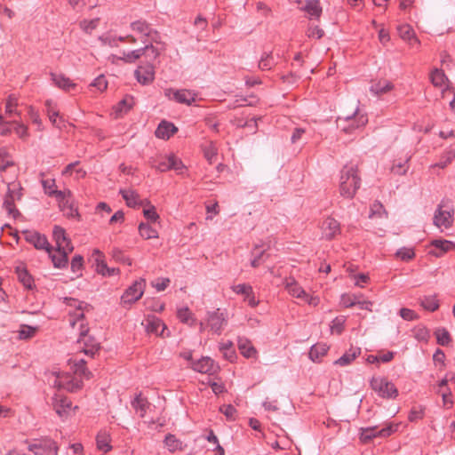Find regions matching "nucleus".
<instances>
[{
    "instance_id": "f257e3e1",
    "label": "nucleus",
    "mask_w": 455,
    "mask_h": 455,
    "mask_svg": "<svg viewBox=\"0 0 455 455\" xmlns=\"http://www.w3.org/2000/svg\"><path fill=\"white\" fill-rule=\"evenodd\" d=\"M361 186V177L356 164H346L340 172L339 193L343 197L351 199Z\"/></svg>"
},
{
    "instance_id": "f03ea898",
    "label": "nucleus",
    "mask_w": 455,
    "mask_h": 455,
    "mask_svg": "<svg viewBox=\"0 0 455 455\" xmlns=\"http://www.w3.org/2000/svg\"><path fill=\"white\" fill-rule=\"evenodd\" d=\"M368 123V117L358 107L351 112H343L336 119L337 128L345 134H353L357 130L364 127Z\"/></svg>"
},
{
    "instance_id": "7ed1b4c3",
    "label": "nucleus",
    "mask_w": 455,
    "mask_h": 455,
    "mask_svg": "<svg viewBox=\"0 0 455 455\" xmlns=\"http://www.w3.org/2000/svg\"><path fill=\"white\" fill-rule=\"evenodd\" d=\"M65 302L68 307V322L72 328H75L77 323H83L84 312L92 309V307L74 298H65Z\"/></svg>"
},
{
    "instance_id": "20e7f679",
    "label": "nucleus",
    "mask_w": 455,
    "mask_h": 455,
    "mask_svg": "<svg viewBox=\"0 0 455 455\" xmlns=\"http://www.w3.org/2000/svg\"><path fill=\"white\" fill-rule=\"evenodd\" d=\"M370 385L379 397L389 399L397 395L395 385L385 377H372Z\"/></svg>"
},
{
    "instance_id": "39448f33",
    "label": "nucleus",
    "mask_w": 455,
    "mask_h": 455,
    "mask_svg": "<svg viewBox=\"0 0 455 455\" xmlns=\"http://www.w3.org/2000/svg\"><path fill=\"white\" fill-rule=\"evenodd\" d=\"M80 337L78 339V343L83 345L82 352H84L86 355L93 357L94 355L100 350V343L95 340L94 338L89 337L88 331L89 328L84 323H81L79 325Z\"/></svg>"
},
{
    "instance_id": "423d86ee",
    "label": "nucleus",
    "mask_w": 455,
    "mask_h": 455,
    "mask_svg": "<svg viewBox=\"0 0 455 455\" xmlns=\"http://www.w3.org/2000/svg\"><path fill=\"white\" fill-rule=\"evenodd\" d=\"M146 282L140 278L129 286L121 297V304L131 305L139 300L145 290Z\"/></svg>"
},
{
    "instance_id": "0eeeda50",
    "label": "nucleus",
    "mask_w": 455,
    "mask_h": 455,
    "mask_svg": "<svg viewBox=\"0 0 455 455\" xmlns=\"http://www.w3.org/2000/svg\"><path fill=\"white\" fill-rule=\"evenodd\" d=\"M54 386L58 388H63L68 392H76L83 387V381L77 377H74L68 373H60L54 381Z\"/></svg>"
},
{
    "instance_id": "6e6552de",
    "label": "nucleus",
    "mask_w": 455,
    "mask_h": 455,
    "mask_svg": "<svg viewBox=\"0 0 455 455\" xmlns=\"http://www.w3.org/2000/svg\"><path fill=\"white\" fill-rule=\"evenodd\" d=\"M131 28L133 31L141 34L140 41L151 40L156 44H161V36L159 33L151 28L146 21L137 20L131 24Z\"/></svg>"
},
{
    "instance_id": "1a4fd4ad",
    "label": "nucleus",
    "mask_w": 455,
    "mask_h": 455,
    "mask_svg": "<svg viewBox=\"0 0 455 455\" xmlns=\"http://www.w3.org/2000/svg\"><path fill=\"white\" fill-rule=\"evenodd\" d=\"M28 450L35 455H57V446L51 439L37 440L28 445Z\"/></svg>"
},
{
    "instance_id": "9d476101",
    "label": "nucleus",
    "mask_w": 455,
    "mask_h": 455,
    "mask_svg": "<svg viewBox=\"0 0 455 455\" xmlns=\"http://www.w3.org/2000/svg\"><path fill=\"white\" fill-rule=\"evenodd\" d=\"M397 425H389L387 427H383L380 430L378 429L377 427H367V428H362L361 434H360V440L367 443H369L372 438L379 435L382 437H386L390 435L393 432L396 430Z\"/></svg>"
},
{
    "instance_id": "9b49d317",
    "label": "nucleus",
    "mask_w": 455,
    "mask_h": 455,
    "mask_svg": "<svg viewBox=\"0 0 455 455\" xmlns=\"http://www.w3.org/2000/svg\"><path fill=\"white\" fill-rule=\"evenodd\" d=\"M165 96L170 100H173L179 103L191 105L196 100V94L191 91L180 89H167L165 91Z\"/></svg>"
},
{
    "instance_id": "f8f14e48",
    "label": "nucleus",
    "mask_w": 455,
    "mask_h": 455,
    "mask_svg": "<svg viewBox=\"0 0 455 455\" xmlns=\"http://www.w3.org/2000/svg\"><path fill=\"white\" fill-rule=\"evenodd\" d=\"M25 240L33 244L35 248L38 250H45L47 252H50V243L47 241L45 235H41L36 231L26 230L24 231Z\"/></svg>"
},
{
    "instance_id": "ddd939ff",
    "label": "nucleus",
    "mask_w": 455,
    "mask_h": 455,
    "mask_svg": "<svg viewBox=\"0 0 455 455\" xmlns=\"http://www.w3.org/2000/svg\"><path fill=\"white\" fill-rule=\"evenodd\" d=\"M443 203L438 205L434 216V224L437 228H449L452 226L453 216L450 211L443 210Z\"/></svg>"
},
{
    "instance_id": "4468645a",
    "label": "nucleus",
    "mask_w": 455,
    "mask_h": 455,
    "mask_svg": "<svg viewBox=\"0 0 455 455\" xmlns=\"http://www.w3.org/2000/svg\"><path fill=\"white\" fill-rule=\"evenodd\" d=\"M52 407L60 417L65 418L72 410V403L66 396L55 395L52 397Z\"/></svg>"
},
{
    "instance_id": "2eb2a0df",
    "label": "nucleus",
    "mask_w": 455,
    "mask_h": 455,
    "mask_svg": "<svg viewBox=\"0 0 455 455\" xmlns=\"http://www.w3.org/2000/svg\"><path fill=\"white\" fill-rule=\"evenodd\" d=\"M134 75L140 84H149L155 80V67L152 64L139 66L135 70Z\"/></svg>"
},
{
    "instance_id": "dca6fc26",
    "label": "nucleus",
    "mask_w": 455,
    "mask_h": 455,
    "mask_svg": "<svg viewBox=\"0 0 455 455\" xmlns=\"http://www.w3.org/2000/svg\"><path fill=\"white\" fill-rule=\"evenodd\" d=\"M144 46L140 48L141 57L145 56L149 60H156L161 52L164 50V44L161 41V44H156L154 41L142 40Z\"/></svg>"
},
{
    "instance_id": "f3484780",
    "label": "nucleus",
    "mask_w": 455,
    "mask_h": 455,
    "mask_svg": "<svg viewBox=\"0 0 455 455\" xmlns=\"http://www.w3.org/2000/svg\"><path fill=\"white\" fill-rule=\"evenodd\" d=\"M321 228L323 237L326 240H331L340 233L339 222L331 217H328L323 220Z\"/></svg>"
},
{
    "instance_id": "a211bd4d",
    "label": "nucleus",
    "mask_w": 455,
    "mask_h": 455,
    "mask_svg": "<svg viewBox=\"0 0 455 455\" xmlns=\"http://www.w3.org/2000/svg\"><path fill=\"white\" fill-rule=\"evenodd\" d=\"M207 323L212 331L220 334L227 321L223 313L220 312V309H217L216 311L208 313Z\"/></svg>"
},
{
    "instance_id": "6ab92c4d",
    "label": "nucleus",
    "mask_w": 455,
    "mask_h": 455,
    "mask_svg": "<svg viewBox=\"0 0 455 455\" xmlns=\"http://www.w3.org/2000/svg\"><path fill=\"white\" fill-rule=\"evenodd\" d=\"M430 246L433 247L428 253L439 258L442 257L445 252L455 248V243L451 241L443 239H435L431 241Z\"/></svg>"
},
{
    "instance_id": "aec40b11",
    "label": "nucleus",
    "mask_w": 455,
    "mask_h": 455,
    "mask_svg": "<svg viewBox=\"0 0 455 455\" xmlns=\"http://www.w3.org/2000/svg\"><path fill=\"white\" fill-rule=\"evenodd\" d=\"M53 238L58 250H66V251H73V245L71 244L70 240L67 237L64 228L55 226L53 228Z\"/></svg>"
},
{
    "instance_id": "412c9836",
    "label": "nucleus",
    "mask_w": 455,
    "mask_h": 455,
    "mask_svg": "<svg viewBox=\"0 0 455 455\" xmlns=\"http://www.w3.org/2000/svg\"><path fill=\"white\" fill-rule=\"evenodd\" d=\"M142 324L145 326V330L148 333L156 335H162L166 328L165 324L155 315H148Z\"/></svg>"
},
{
    "instance_id": "4be33fe9",
    "label": "nucleus",
    "mask_w": 455,
    "mask_h": 455,
    "mask_svg": "<svg viewBox=\"0 0 455 455\" xmlns=\"http://www.w3.org/2000/svg\"><path fill=\"white\" fill-rule=\"evenodd\" d=\"M269 249V245L266 246L265 244H255L253 249L251 250V266L252 267H258L262 263H264L267 258L268 254L267 253V251Z\"/></svg>"
},
{
    "instance_id": "5701e85b",
    "label": "nucleus",
    "mask_w": 455,
    "mask_h": 455,
    "mask_svg": "<svg viewBox=\"0 0 455 455\" xmlns=\"http://www.w3.org/2000/svg\"><path fill=\"white\" fill-rule=\"evenodd\" d=\"M192 368L194 371L201 373L213 374L216 372L218 367L214 364L212 358L204 356L193 363Z\"/></svg>"
},
{
    "instance_id": "b1692460",
    "label": "nucleus",
    "mask_w": 455,
    "mask_h": 455,
    "mask_svg": "<svg viewBox=\"0 0 455 455\" xmlns=\"http://www.w3.org/2000/svg\"><path fill=\"white\" fill-rule=\"evenodd\" d=\"M400 37L407 42L411 49L418 50L419 48L420 42L410 25L400 26Z\"/></svg>"
},
{
    "instance_id": "393cba45",
    "label": "nucleus",
    "mask_w": 455,
    "mask_h": 455,
    "mask_svg": "<svg viewBox=\"0 0 455 455\" xmlns=\"http://www.w3.org/2000/svg\"><path fill=\"white\" fill-rule=\"evenodd\" d=\"M283 285L290 295L298 299L307 298V294L305 290L293 277L286 278L283 282Z\"/></svg>"
},
{
    "instance_id": "a878e982",
    "label": "nucleus",
    "mask_w": 455,
    "mask_h": 455,
    "mask_svg": "<svg viewBox=\"0 0 455 455\" xmlns=\"http://www.w3.org/2000/svg\"><path fill=\"white\" fill-rule=\"evenodd\" d=\"M237 347L240 353L246 358H256L257 350L251 344V340L244 337H239L237 339Z\"/></svg>"
},
{
    "instance_id": "bb28decb",
    "label": "nucleus",
    "mask_w": 455,
    "mask_h": 455,
    "mask_svg": "<svg viewBox=\"0 0 455 455\" xmlns=\"http://www.w3.org/2000/svg\"><path fill=\"white\" fill-rule=\"evenodd\" d=\"M177 131L178 128L172 123L162 121L158 124L155 134L159 139L168 140L172 135L177 132Z\"/></svg>"
},
{
    "instance_id": "cd10ccee",
    "label": "nucleus",
    "mask_w": 455,
    "mask_h": 455,
    "mask_svg": "<svg viewBox=\"0 0 455 455\" xmlns=\"http://www.w3.org/2000/svg\"><path fill=\"white\" fill-rule=\"evenodd\" d=\"M51 77L53 84L63 91L69 92L76 87V84L63 74L51 73Z\"/></svg>"
},
{
    "instance_id": "c85d7f7f",
    "label": "nucleus",
    "mask_w": 455,
    "mask_h": 455,
    "mask_svg": "<svg viewBox=\"0 0 455 455\" xmlns=\"http://www.w3.org/2000/svg\"><path fill=\"white\" fill-rule=\"evenodd\" d=\"M68 363L76 375L84 377L87 379L91 378L92 373L85 367L86 361L84 359L71 358L68 360Z\"/></svg>"
},
{
    "instance_id": "c756f323",
    "label": "nucleus",
    "mask_w": 455,
    "mask_h": 455,
    "mask_svg": "<svg viewBox=\"0 0 455 455\" xmlns=\"http://www.w3.org/2000/svg\"><path fill=\"white\" fill-rule=\"evenodd\" d=\"M71 251L66 250H58L54 253L52 252V247H50L49 256L52 259L53 266L58 268H61L67 266L68 264V254Z\"/></svg>"
},
{
    "instance_id": "7c9ffc66",
    "label": "nucleus",
    "mask_w": 455,
    "mask_h": 455,
    "mask_svg": "<svg viewBox=\"0 0 455 455\" xmlns=\"http://www.w3.org/2000/svg\"><path fill=\"white\" fill-rule=\"evenodd\" d=\"M360 353L361 349L359 347L351 348L348 351H347L342 356L337 359L334 362V364L342 367L349 365L357 356H359Z\"/></svg>"
},
{
    "instance_id": "2f4dec72",
    "label": "nucleus",
    "mask_w": 455,
    "mask_h": 455,
    "mask_svg": "<svg viewBox=\"0 0 455 455\" xmlns=\"http://www.w3.org/2000/svg\"><path fill=\"white\" fill-rule=\"evenodd\" d=\"M132 408L140 414V417L143 418L149 407V403L147 398L142 397L141 394L136 395V397L132 401Z\"/></svg>"
},
{
    "instance_id": "473e14b6",
    "label": "nucleus",
    "mask_w": 455,
    "mask_h": 455,
    "mask_svg": "<svg viewBox=\"0 0 455 455\" xmlns=\"http://www.w3.org/2000/svg\"><path fill=\"white\" fill-rule=\"evenodd\" d=\"M329 347L323 343H318L311 347L309 351V358L313 362L319 361L323 356L327 354Z\"/></svg>"
},
{
    "instance_id": "72a5a7b5",
    "label": "nucleus",
    "mask_w": 455,
    "mask_h": 455,
    "mask_svg": "<svg viewBox=\"0 0 455 455\" xmlns=\"http://www.w3.org/2000/svg\"><path fill=\"white\" fill-rule=\"evenodd\" d=\"M119 193L125 201L127 206L136 207L140 204L139 195L132 189H120Z\"/></svg>"
},
{
    "instance_id": "f704fd0d",
    "label": "nucleus",
    "mask_w": 455,
    "mask_h": 455,
    "mask_svg": "<svg viewBox=\"0 0 455 455\" xmlns=\"http://www.w3.org/2000/svg\"><path fill=\"white\" fill-rule=\"evenodd\" d=\"M110 435L106 432H100L96 437L97 448L104 452H108L112 449L110 444Z\"/></svg>"
},
{
    "instance_id": "c9c22d12",
    "label": "nucleus",
    "mask_w": 455,
    "mask_h": 455,
    "mask_svg": "<svg viewBox=\"0 0 455 455\" xmlns=\"http://www.w3.org/2000/svg\"><path fill=\"white\" fill-rule=\"evenodd\" d=\"M3 206L6 210L8 215L12 218L16 219L20 216V212L15 207V200L12 198V196L11 194L9 195L7 192L4 199Z\"/></svg>"
},
{
    "instance_id": "e433bc0d",
    "label": "nucleus",
    "mask_w": 455,
    "mask_h": 455,
    "mask_svg": "<svg viewBox=\"0 0 455 455\" xmlns=\"http://www.w3.org/2000/svg\"><path fill=\"white\" fill-rule=\"evenodd\" d=\"M16 273L19 278V281L27 288V289H32L34 280L32 276L28 274L27 269L21 267H17Z\"/></svg>"
},
{
    "instance_id": "4c0bfd02",
    "label": "nucleus",
    "mask_w": 455,
    "mask_h": 455,
    "mask_svg": "<svg viewBox=\"0 0 455 455\" xmlns=\"http://www.w3.org/2000/svg\"><path fill=\"white\" fill-rule=\"evenodd\" d=\"M18 105V98L13 94L10 95L5 104V113L10 116L12 115L20 116L21 113L17 110Z\"/></svg>"
},
{
    "instance_id": "58836bf2",
    "label": "nucleus",
    "mask_w": 455,
    "mask_h": 455,
    "mask_svg": "<svg viewBox=\"0 0 455 455\" xmlns=\"http://www.w3.org/2000/svg\"><path fill=\"white\" fill-rule=\"evenodd\" d=\"M305 11L312 17L319 18L322 14V7L319 0H307Z\"/></svg>"
},
{
    "instance_id": "ea45409f",
    "label": "nucleus",
    "mask_w": 455,
    "mask_h": 455,
    "mask_svg": "<svg viewBox=\"0 0 455 455\" xmlns=\"http://www.w3.org/2000/svg\"><path fill=\"white\" fill-rule=\"evenodd\" d=\"M165 446L171 452L181 451L183 449L182 443L175 437V435L168 434L164 439Z\"/></svg>"
},
{
    "instance_id": "a19ab883",
    "label": "nucleus",
    "mask_w": 455,
    "mask_h": 455,
    "mask_svg": "<svg viewBox=\"0 0 455 455\" xmlns=\"http://www.w3.org/2000/svg\"><path fill=\"white\" fill-rule=\"evenodd\" d=\"M14 162L12 156L5 148H0V171H5L8 167L13 166Z\"/></svg>"
},
{
    "instance_id": "79ce46f5",
    "label": "nucleus",
    "mask_w": 455,
    "mask_h": 455,
    "mask_svg": "<svg viewBox=\"0 0 455 455\" xmlns=\"http://www.w3.org/2000/svg\"><path fill=\"white\" fill-rule=\"evenodd\" d=\"M139 232H140V235L144 239H147V240L158 237L157 231L147 223L140 224Z\"/></svg>"
},
{
    "instance_id": "37998d69",
    "label": "nucleus",
    "mask_w": 455,
    "mask_h": 455,
    "mask_svg": "<svg viewBox=\"0 0 455 455\" xmlns=\"http://www.w3.org/2000/svg\"><path fill=\"white\" fill-rule=\"evenodd\" d=\"M392 88H393V84L390 82H388L387 80H383V81H379L378 83L373 84L371 86L370 90L374 94H381V93H385V92H388Z\"/></svg>"
},
{
    "instance_id": "c03bdc74",
    "label": "nucleus",
    "mask_w": 455,
    "mask_h": 455,
    "mask_svg": "<svg viewBox=\"0 0 455 455\" xmlns=\"http://www.w3.org/2000/svg\"><path fill=\"white\" fill-rule=\"evenodd\" d=\"M219 348L223 353V356L227 360L232 362L235 357V353L233 349V343L231 341L220 343Z\"/></svg>"
},
{
    "instance_id": "a18cd8bd",
    "label": "nucleus",
    "mask_w": 455,
    "mask_h": 455,
    "mask_svg": "<svg viewBox=\"0 0 455 455\" xmlns=\"http://www.w3.org/2000/svg\"><path fill=\"white\" fill-rule=\"evenodd\" d=\"M437 343L441 346H447L451 341L450 332L445 328H438L435 331Z\"/></svg>"
},
{
    "instance_id": "49530a36",
    "label": "nucleus",
    "mask_w": 455,
    "mask_h": 455,
    "mask_svg": "<svg viewBox=\"0 0 455 455\" xmlns=\"http://www.w3.org/2000/svg\"><path fill=\"white\" fill-rule=\"evenodd\" d=\"M430 80L435 86L441 87L444 84L447 77L443 70L435 68L430 75Z\"/></svg>"
},
{
    "instance_id": "de8ad7c7",
    "label": "nucleus",
    "mask_w": 455,
    "mask_h": 455,
    "mask_svg": "<svg viewBox=\"0 0 455 455\" xmlns=\"http://www.w3.org/2000/svg\"><path fill=\"white\" fill-rule=\"evenodd\" d=\"M152 167L156 168L161 172L171 170V156L160 157L152 164Z\"/></svg>"
},
{
    "instance_id": "09e8293b",
    "label": "nucleus",
    "mask_w": 455,
    "mask_h": 455,
    "mask_svg": "<svg viewBox=\"0 0 455 455\" xmlns=\"http://www.w3.org/2000/svg\"><path fill=\"white\" fill-rule=\"evenodd\" d=\"M421 306L426 310L434 312L439 308V301L435 296H427L421 300Z\"/></svg>"
},
{
    "instance_id": "8fccbe9b",
    "label": "nucleus",
    "mask_w": 455,
    "mask_h": 455,
    "mask_svg": "<svg viewBox=\"0 0 455 455\" xmlns=\"http://www.w3.org/2000/svg\"><path fill=\"white\" fill-rule=\"evenodd\" d=\"M204 156L209 164H212L217 156L218 149L213 142H210L204 147Z\"/></svg>"
},
{
    "instance_id": "3c124183",
    "label": "nucleus",
    "mask_w": 455,
    "mask_h": 455,
    "mask_svg": "<svg viewBox=\"0 0 455 455\" xmlns=\"http://www.w3.org/2000/svg\"><path fill=\"white\" fill-rule=\"evenodd\" d=\"M133 105V98L132 96L124 97L117 106L116 107V111L122 115L123 113H126L128 110L132 108Z\"/></svg>"
},
{
    "instance_id": "603ef678",
    "label": "nucleus",
    "mask_w": 455,
    "mask_h": 455,
    "mask_svg": "<svg viewBox=\"0 0 455 455\" xmlns=\"http://www.w3.org/2000/svg\"><path fill=\"white\" fill-rule=\"evenodd\" d=\"M141 51L142 50L139 48L130 52H123V56L119 57V59L126 63H134L137 60L141 58Z\"/></svg>"
},
{
    "instance_id": "864d4df0",
    "label": "nucleus",
    "mask_w": 455,
    "mask_h": 455,
    "mask_svg": "<svg viewBox=\"0 0 455 455\" xmlns=\"http://www.w3.org/2000/svg\"><path fill=\"white\" fill-rule=\"evenodd\" d=\"M275 62L271 53H265L259 61V68L261 70H269L275 66Z\"/></svg>"
},
{
    "instance_id": "5fc2aeb1",
    "label": "nucleus",
    "mask_w": 455,
    "mask_h": 455,
    "mask_svg": "<svg viewBox=\"0 0 455 455\" xmlns=\"http://www.w3.org/2000/svg\"><path fill=\"white\" fill-rule=\"evenodd\" d=\"M94 255H96L95 265H96L97 273L106 276V273H107L108 267L107 266L106 262L103 260L102 254L100 253V251H95Z\"/></svg>"
},
{
    "instance_id": "6e6d98bb",
    "label": "nucleus",
    "mask_w": 455,
    "mask_h": 455,
    "mask_svg": "<svg viewBox=\"0 0 455 455\" xmlns=\"http://www.w3.org/2000/svg\"><path fill=\"white\" fill-rule=\"evenodd\" d=\"M13 125V131L22 140L27 139L29 136L28 132V126L20 121H12Z\"/></svg>"
},
{
    "instance_id": "4d7b16f0",
    "label": "nucleus",
    "mask_w": 455,
    "mask_h": 455,
    "mask_svg": "<svg viewBox=\"0 0 455 455\" xmlns=\"http://www.w3.org/2000/svg\"><path fill=\"white\" fill-rule=\"evenodd\" d=\"M36 330H37L36 327H32V326L27 325V324H23L20 326V330L19 331V338L20 339H30L35 335Z\"/></svg>"
},
{
    "instance_id": "13d9d810",
    "label": "nucleus",
    "mask_w": 455,
    "mask_h": 455,
    "mask_svg": "<svg viewBox=\"0 0 455 455\" xmlns=\"http://www.w3.org/2000/svg\"><path fill=\"white\" fill-rule=\"evenodd\" d=\"M385 213L383 205L379 202H375L371 204L369 213V218H381Z\"/></svg>"
},
{
    "instance_id": "bf43d9fd",
    "label": "nucleus",
    "mask_w": 455,
    "mask_h": 455,
    "mask_svg": "<svg viewBox=\"0 0 455 455\" xmlns=\"http://www.w3.org/2000/svg\"><path fill=\"white\" fill-rule=\"evenodd\" d=\"M424 416V409L421 406H413L409 413L408 419L411 422L418 421Z\"/></svg>"
},
{
    "instance_id": "052dcab7",
    "label": "nucleus",
    "mask_w": 455,
    "mask_h": 455,
    "mask_svg": "<svg viewBox=\"0 0 455 455\" xmlns=\"http://www.w3.org/2000/svg\"><path fill=\"white\" fill-rule=\"evenodd\" d=\"M50 122L52 124L53 126L56 128L62 130L66 127V121L62 116H60L59 110H54L52 115V119Z\"/></svg>"
},
{
    "instance_id": "680f3d73",
    "label": "nucleus",
    "mask_w": 455,
    "mask_h": 455,
    "mask_svg": "<svg viewBox=\"0 0 455 455\" xmlns=\"http://www.w3.org/2000/svg\"><path fill=\"white\" fill-rule=\"evenodd\" d=\"M232 290L236 294H242L245 296H251V293L252 292V287L249 284L245 283H240L237 285L232 286Z\"/></svg>"
},
{
    "instance_id": "e2e57ef3",
    "label": "nucleus",
    "mask_w": 455,
    "mask_h": 455,
    "mask_svg": "<svg viewBox=\"0 0 455 455\" xmlns=\"http://www.w3.org/2000/svg\"><path fill=\"white\" fill-rule=\"evenodd\" d=\"M28 114V116L30 117L32 123L37 125V129L39 131H42L43 124H42V120L40 118L38 112L32 106H29Z\"/></svg>"
},
{
    "instance_id": "0e129e2a",
    "label": "nucleus",
    "mask_w": 455,
    "mask_h": 455,
    "mask_svg": "<svg viewBox=\"0 0 455 455\" xmlns=\"http://www.w3.org/2000/svg\"><path fill=\"white\" fill-rule=\"evenodd\" d=\"M99 40L101 42L103 45H108L110 47H117L118 46V37H115L109 34L103 35L99 37Z\"/></svg>"
},
{
    "instance_id": "69168bd1",
    "label": "nucleus",
    "mask_w": 455,
    "mask_h": 455,
    "mask_svg": "<svg viewBox=\"0 0 455 455\" xmlns=\"http://www.w3.org/2000/svg\"><path fill=\"white\" fill-rule=\"evenodd\" d=\"M415 257V251L412 247L400 248V260L409 261Z\"/></svg>"
},
{
    "instance_id": "338daca9",
    "label": "nucleus",
    "mask_w": 455,
    "mask_h": 455,
    "mask_svg": "<svg viewBox=\"0 0 455 455\" xmlns=\"http://www.w3.org/2000/svg\"><path fill=\"white\" fill-rule=\"evenodd\" d=\"M455 162V150H450L446 153V155L441 159V161L437 164L440 168H444L448 164Z\"/></svg>"
},
{
    "instance_id": "774afa93",
    "label": "nucleus",
    "mask_w": 455,
    "mask_h": 455,
    "mask_svg": "<svg viewBox=\"0 0 455 455\" xmlns=\"http://www.w3.org/2000/svg\"><path fill=\"white\" fill-rule=\"evenodd\" d=\"M324 31L318 26H309L307 31V36L309 38L320 39L323 36Z\"/></svg>"
}]
</instances>
